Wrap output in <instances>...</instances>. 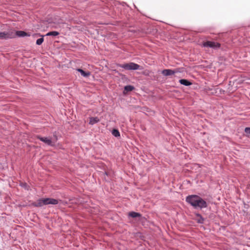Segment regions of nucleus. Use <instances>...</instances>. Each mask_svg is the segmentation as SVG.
I'll list each match as a JSON object with an SVG mask.
<instances>
[{"label":"nucleus","instance_id":"obj_1","mask_svg":"<svg viewBox=\"0 0 250 250\" xmlns=\"http://www.w3.org/2000/svg\"><path fill=\"white\" fill-rule=\"evenodd\" d=\"M186 200L195 208H202L207 207V202L198 195H188L187 197Z\"/></svg>","mask_w":250,"mask_h":250},{"label":"nucleus","instance_id":"obj_2","mask_svg":"<svg viewBox=\"0 0 250 250\" xmlns=\"http://www.w3.org/2000/svg\"><path fill=\"white\" fill-rule=\"evenodd\" d=\"M58 203L57 200L52 198H44L39 199L35 204L36 207H42L47 205H56Z\"/></svg>","mask_w":250,"mask_h":250},{"label":"nucleus","instance_id":"obj_3","mask_svg":"<svg viewBox=\"0 0 250 250\" xmlns=\"http://www.w3.org/2000/svg\"><path fill=\"white\" fill-rule=\"evenodd\" d=\"M39 139L46 145L50 146H53L55 145V142L57 140V138L56 136H54L53 138H49V137H39Z\"/></svg>","mask_w":250,"mask_h":250},{"label":"nucleus","instance_id":"obj_4","mask_svg":"<svg viewBox=\"0 0 250 250\" xmlns=\"http://www.w3.org/2000/svg\"><path fill=\"white\" fill-rule=\"evenodd\" d=\"M119 66L125 70H136L138 69L139 67V65L133 62L120 64Z\"/></svg>","mask_w":250,"mask_h":250},{"label":"nucleus","instance_id":"obj_5","mask_svg":"<svg viewBox=\"0 0 250 250\" xmlns=\"http://www.w3.org/2000/svg\"><path fill=\"white\" fill-rule=\"evenodd\" d=\"M15 37V32L13 31L0 32V39H8Z\"/></svg>","mask_w":250,"mask_h":250},{"label":"nucleus","instance_id":"obj_6","mask_svg":"<svg viewBox=\"0 0 250 250\" xmlns=\"http://www.w3.org/2000/svg\"><path fill=\"white\" fill-rule=\"evenodd\" d=\"M182 68H177L174 70L164 69L162 71V73L165 76H171L177 73L182 72Z\"/></svg>","mask_w":250,"mask_h":250},{"label":"nucleus","instance_id":"obj_7","mask_svg":"<svg viewBox=\"0 0 250 250\" xmlns=\"http://www.w3.org/2000/svg\"><path fill=\"white\" fill-rule=\"evenodd\" d=\"M203 45L204 47H208L212 48H218L220 47V44L214 42L207 41L203 42Z\"/></svg>","mask_w":250,"mask_h":250},{"label":"nucleus","instance_id":"obj_8","mask_svg":"<svg viewBox=\"0 0 250 250\" xmlns=\"http://www.w3.org/2000/svg\"><path fill=\"white\" fill-rule=\"evenodd\" d=\"M77 71L80 72L82 76L83 77H88L90 76V73L89 71H84L81 69H77Z\"/></svg>","mask_w":250,"mask_h":250},{"label":"nucleus","instance_id":"obj_9","mask_svg":"<svg viewBox=\"0 0 250 250\" xmlns=\"http://www.w3.org/2000/svg\"><path fill=\"white\" fill-rule=\"evenodd\" d=\"M144 112L146 115H152L153 114V111L149 109L148 108L146 107H144L142 108V112Z\"/></svg>","mask_w":250,"mask_h":250},{"label":"nucleus","instance_id":"obj_10","mask_svg":"<svg viewBox=\"0 0 250 250\" xmlns=\"http://www.w3.org/2000/svg\"><path fill=\"white\" fill-rule=\"evenodd\" d=\"M179 83L183 85L186 86H188L191 85L192 83L186 79H181L179 80Z\"/></svg>","mask_w":250,"mask_h":250},{"label":"nucleus","instance_id":"obj_11","mask_svg":"<svg viewBox=\"0 0 250 250\" xmlns=\"http://www.w3.org/2000/svg\"><path fill=\"white\" fill-rule=\"evenodd\" d=\"M15 36L17 35L19 37H24L26 36H29V35H27V34L26 32L22 31H17L16 32H15Z\"/></svg>","mask_w":250,"mask_h":250},{"label":"nucleus","instance_id":"obj_12","mask_svg":"<svg viewBox=\"0 0 250 250\" xmlns=\"http://www.w3.org/2000/svg\"><path fill=\"white\" fill-rule=\"evenodd\" d=\"M99 121V119L97 117H91L90 118L89 124L90 125H94Z\"/></svg>","mask_w":250,"mask_h":250},{"label":"nucleus","instance_id":"obj_13","mask_svg":"<svg viewBox=\"0 0 250 250\" xmlns=\"http://www.w3.org/2000/svg\"><path fill=\"white\" fill-rule=\"evenodd\" d=\"M133 87L131 85H127L125 87L124 94H126L127 92L131 91L133 89Z\"/></svg>","mask_w":250,"mask_h":250},{"label":"nucleus","instance_id":"obj_14","mask_svg":"<svg viewBox=\"0 0 250 250\" xmlns=\"http://www.w3.org/2000/svg\"><path fill=\"white\" fill-rule=\"evenodd\" d=\"M197 222L199 223H203L204 219L202 216L199 214H197L196 215V218Z\"/></svg>","mask_w":250,"mask_h":250},{"label":"nucleus","instance_id":"obj_15","mask_svg":"<svg viewBox=\"0 0 250 250\" xmlns=\"http://www.w3.org/2000/svg\"><path fill=\"white\" fill-rule=\"evenodd\" d=\"M140 216V215L139 213H136L135 212H130L128 213V217H131L132 218L139 217Z\"/></svg>","mask_w":250,"mask_h":250},{"label":"nucleus","instance_id":"obj_16","mask_svg":"<svg viewBox=\"0 0 250 250\" xmlns=\"http://www.w3.org/2000/svg\"><path fill=\"white\" fill-rule=\"evenodd\" d=\"M40 36L42 37V38L38 39L36 41V44L37 45H41L42 44V43L43 42V41H44V39H43V35H39Z\"/></svg>","mask_w":250,"mask_h":250},{"label":"nucleus","instance_id":"obj_17","mask_svg":"<svg viewBox=\"0 0 250 250\" xmlns=\"http://www.w3.org/2000/svg\"><path fill=\"white\" fill-rule=\"evenodd\" d=\"M59 34V33L57 31H51L47 33L46 35V36H56Z\"/></svg>","mask_w":250,"mask_h":250},{"label":"nucleus","instance_id":"obj_18","mask_svg":"<svg viewBox=\"0 0 250 250\" xmlns=\"http://www.w3.org/2000/svg\"><path fill=\"white\" fill-rule=\"evenodd\" d=\"M112 134L115 137H119L120 134L119 131L117 129H113L112 131Z\"/></svg>","mask_w":250,"mask_h":250},{"label":"nucleus","instance_id":"obj_19","mask_svg":"<svg viewBox=\"0 0 250 250\" xmlns=\"http://www.w3.org/2000/svg\"><path fill=\"white\" fill-rule=\"evenodd\" d=\"M245 132L248 134H250V127H246L245 129Z\"/></svg>","mask_w":250,"mask_h":250},{"label":"nucleus","instance_id":"obj_20","mask_svg":"<svg viewBox=\"0 0 250 250\" xmlns=\"http://www.w3.org/2000/svg\"><path fill=\"white\" fill-rule=\"evenodd\" d=\"M21 187H23L25 188H26V187H27V184L26 183H22L21 184Z\"/></svg>","mask_w":250,"mask_h":250}]
</instances>
